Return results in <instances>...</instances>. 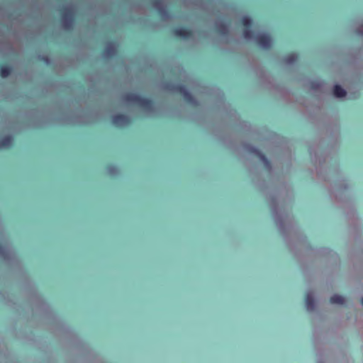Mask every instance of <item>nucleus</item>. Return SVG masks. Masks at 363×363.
Instances as JSON below:
<instances>
[{
  "label": "nucleus",
  "instance_id": "obj_1",
  "mask_svg": "<svg viewBox=\"0 0 363 363\" xmlns=\"http://www.w3.org/2000/svg\"><path fill=\"white\" fill-rule=\"evenodd\" d=\"M123 99L125 102L135 104L146 111L153 109V101L137 93H127L123 96Z\"/></svg>",
  "mask_w": 363,
  "mask_h": 363
},
{
  "label": "nucleus",
  "instance_id": "obj_2",
  "mask_svg": "<svg viewBox=\"0 0 363 363\" xmlns=\"http://www.w3.org/2000/svg\"><path fill=\"white\" fill-rule=\"evenodd\" d=\"M241 23L244 26L243 35L246 39H251L254 37V33L251 30L252 20L248 16H243L241 18Z\"/></svg>",
  "mask_w": 363,
  "mask_h": 363
},
{
  "label": "nucleus",
  "instance_id": "obj_3",
  "mask_svg": "<svg viewBox=\"0 0 363 363\" xmlns=\"http://www.w3.org/2000/svg\"><path fill=\"white\" fill-rule=\"evenodd\" d=\"M173 89L179 93L190 104H194L195 99L192 94L189 91L188 89L183 84H178L173 87Z\"/></svg>",
  "mask_w": 363,
  "mask_h": 363
},
{
  "label": "nucleus",
  "instance_id": "obj_4",
  "mask_svg": "<svg viewBox=\"0 0 363 363\" xmlns=\"http://www.w3.org/2000/svg\"><path fill=\"white\" fill-rule=\"evenodd\" d=\"M112 123L117 127H124L130 123V118L125 114H116L112 117Z\"/></svg>",
  "mask_w": 363,
  "mask_h": 363
},
{
  "label": "nucleus",
  "instance_id": "obj_5",
  "mask_svg": "<svg viewBox=\"0 0 363 363\" xmlns=\"http://www.w3.org/2000/svg\"><path fill=\"white\" fill-rule=\"evenodd\" d=\"M62 22L66 28H69L74 23V15L69 9H64L62 11Z\"/></svg>",
  "mask_w": 363,
  "mask_h": 363
},
{
  "label": "nucleus",
  "instance_id": "obj_6",
  "mask_svg": "<svg viewBox=\"0 0 363 363\" xmlns=\"http://www.w3.org/2000/svg\"><path fill=\"white\" fill-rule=\"evenodd\" d=\"M255 38L258 45L264 49H269L271 47L272 39L268 34H260L257 35Z\"/></svg>",
  "mask_w": 363,
  "mask_h": 363
},
{
  "label": "nucleus",
  "instance_id": "obj_7",
  "mask_svg": "<svg viewBox=\"0 0 363 363\" xmlns=\"http://www.w3.org/2000/svg\"><path fill=\"white\" fill-rule=\"evenodd\" d=\"M175 35L183 38L184 39L190 38L192 36V30L185 26L177 27L173 30Z\"/></svg>",
  "mask_w": 363,
  "mask_h": 363
},
{
  "label": "nucleus",
  "instance_id": "obj_8",
  "mask_svg": "<svg viewBox=\"0 0 363 363\" xmlns=\"http://www.w3.org/2000/svg\"><path fill=\"white\" fill-rule=\"evenodd\" d=\"M150 3L155 9H157L161 16H168V11L164 8L161 0H150Z\"/></svg>",
  "mask_w": 363,
  "mask_h": 363
},
{
  "label": "nucleus",
  "instance_id": "obj_9",
  "mask_svg": "<svg viewBox=\"0 0 363 363\" xmlns=\"http://www.w3.org/2000/svg\"><path fill=\"white\" fill-rule=\"evenodd\" d=\"M305 305L308 311H313L314 309L315 303L313 295L311 293H307L305 295Z\"/></svg>",
  "mask_w": 363,
  "mask_h": 363
},
{
  "label": "nucleus",
  "instance_id": "obj_10",
  "mask_svg": "<svg viewBox=\"0 0 363 363\" xmlns=\"http://www.w3.org/2000/svg\"><path fill=\"white\" fill-rule=\"evenodd\" d=\"M13 144V138L10 135L4 136L0 139V148H9Z\"/></svg>",
  "mask_w": 363,
  "mask_h": 363
},
{
  "label": "nucleus",
  "instance_id": "obj_11",
  "mask_svg": "<svg viewBox=\"0 0 363 363\" xmlns=\"http://www.w3.org/2000/svg\"><path fill=\"white\" fill-rule=\"evenodd\" d=\"M333 94L338 98H342L346 96L345 90L340 85H335L333 88Z\"/></svg>",
  "mask_w": 363,
  "mask_h": 363
},
{
  "label": "nucleus",
  "instance_id": "obj_12",
  "mask_svg": "<svg viewBox=\"0 0 363 363\" xmlns=\"http://www.w3.org/2000/svg\"><path fill=\"white\" fill-rule=\"evenodd\" d=\"M11 72V68L6 64L0 65V76L1 77H7Z\"/></svg>",
  "mask_w": 363,
  "mask_h": 363
},
{
  "label": "nucleus",
  "instance_id": "obj_13",
  "mask_svg": "<svg viewBox=\"0 0 363 363\" xmlns=\"http://www.w3.org/2000/svg\"><path fill=\"white\" fill-rule=\"evenodd\" d=\"M331 303L342 305L345 303V298L340 295L335 294L330 298Z\"/></svg>",
  "mask_w": 363,
  "mask_h": 363
},
{
  "label": "nucleus",
  "instance_id": "obj_14",
  "mask_svg": "<svg viewBox=\"0 0 363 363\" xmlns=\"http://www.w3.org/2000/svg\"><path fill=\"white\" fill-rule=\"evenodd\" d=\"M298 60V55L295 52L289 54L285 59L288 64H293Z\"/></svg>",
  "mask_w": 363,
  "mask_h": 363
},
{
  "label": "nucleus",
  "instance_id": "obj_15",
  "mask_svg": "<svg viewBox=\"0 0 363 363\" xmlns=\"http://www.w3.org/2000/svg\"><path fill=\"white\" fill-rule=\"evenodd\" d=\"M104 52L105 55H108V56L113 55V54L114 52V49H113V48L112 46V44H109L105 48V50H104Z\"/></svg>",
  "mask_w": 363,
  "mask_h": 363
},
{
  "label": "nucleus",
  "instance_id": "obj_16",
  "mask_svg": "<svg viewBox=\"0 0 363 363\" xmlns=\"http://www.w3.org/2000/svg\"><path fill=\"white\" fill-rule=\"evenodd\" d=\"M217 30L221 34H226L228 33V27L225 24H221L218 26Z\"/></svg>",
  "mask_w": 363,
  "mask_h": 363
},
{
  "label": "nucleus",
  "instance_id": "obj_17",
  "mask_svg": "<svg viewBox=\"0 0 363 363\" xmlns=\"http://www.w3.org/2000/svg\"><path fill=\"white\" fill-rule=\"evenodd\" d=\"M251 152L257 154L263 161L264 162H267V160L266 158V157L264 156V154H262L259 150H258L257 149L253 147L252 148L251 150Z\"/></svg>",
  "mask_w": 363,
  "mask_h": 363
},
{
  "label": "nucleus",
  "instance_id": "obj_18",
  "mask_svg": "<svg viewBox=\"0 0 363 363\" xmlns=\"http://www.w3.org/2000/svg\"><path fill=\"white\" fill-rule=\"evenodd\" d=\"M361 304L363 306V297L361 299Z\"/></svg>",
  "mask_w": 363,
  "mask_h": 363
}]
</instances>
